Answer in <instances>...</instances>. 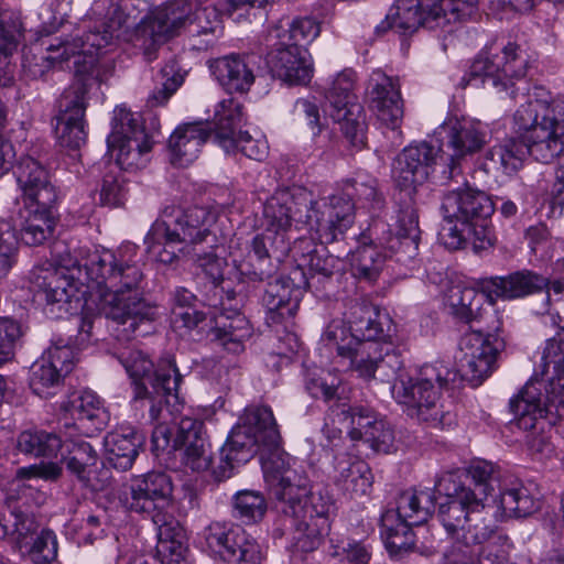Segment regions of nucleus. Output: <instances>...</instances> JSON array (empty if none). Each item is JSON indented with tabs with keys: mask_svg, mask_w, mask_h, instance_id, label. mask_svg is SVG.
<instances>
[{
	"mask_svg": "<svg viewBox=\"0 0 564 564\" xmlns=\"http://www.w3.org/2000/svg\"><path fill=\"white\" fill-rule=\"evenodd\" d=\"M435 510L434 496L429 490L409 489L399 495L394 509L386 512H393L398 520L413 525L425 523Z\"/></svg>",
	"mask_w": 564,
	"mask_h": 564,
	"instance_id": "43",
	"label": "nucleus"
},
{
	"mask_svg": "<svg viewBox=\"0 0 564 564\" xmlns=\"http://www.w3.org/2000/svg\"><path fill=\"white\" fill-rule=\"evenodd\" d=\"M138 247L122 243L115 250L88 252L80 259L69 253L61 267L51 263L35 267L31 272L34 288L44 294L45 314L54 319L93 311L115 322L117 336L129 340L145 334L156 318V307L143 297L144 274L139 263Z\"/></svg>",
	"mask_w": 564,
	"mask_h": 564,
	"instance_id": "1",
	"label": "nucleus"
},
{
	"mask_svg": "<svg viewBox=\"0 0 564 564\" xmlns=\"http://www.w3.org/2000/svg\"><path fill=\"white\" fill-rule=\"evenodd\" d=\"M441 210L446 219H456L462 226L490 218L495 204L482 191L468 186L447 192L442 200Z\"/></svg>",
	"mask_w": 564,
	"mask_h": 564,
	"instance_id": "32",
	"label": "nucleus"
},
{
	"mask_svg": "<svg viewBox=\"0 0 564 564\" xmlns=\"http://www.w3.org/2000/svg\"><path fill=\"white\" fill-rule=\"evenodd\" d=\"M215 219V215L204 207H166L144 238L147 251L161 263H172L178 253L191 254L197 245L209 238L215 242L210 232Z\"/></svg>",
	"mask_w": 564,
	"mask_h": 564,
	"instance_id": "4",
	"label": "nucleus"
},
{
	"mask_svg": "<svg viewBox=\"0 0 564 564\" xmlns=\"http://www.w3.org/2000/svg\"><path fill=\"white\" fill-rule=\"evenodd\" d=\"M173 485L170 476L151 471L133 477L120 494L121 503L130 511L162 517H172L167 510L172 507Z\"/></svg>",
	"mask_w": 564,
	"mask_h": 564,
	"instance_id": "17",
	"label": "nucleus"
},
{
	"mask_svg": "<svg viewBox=\"0 0 564 564\" xmlns=\"http://www.w3.org/2000/svg\"><path fill=\"white\" fill-rule=\"evenodd\" d=\"M22 37L20 20L8 11L0 10V58L11 56Z\"/></svg>",
	"mask_w": 564,
	"mask_h": 564,
	"instance_id": "59",
	"label": "nucleus"
},
{
	"mask_svg": "<svg viewBox=\"0 0 564 564\" xmlns=\"http://www.w3.org/2000/svg\"><path fill=\"white\" fill-rule=\"evenodd\" d=\"M210 128L202 122H188L178 126L169 139L170 161L173 165L185 167L193 163L202 145L209 137Z\"/></svg>",
	"mask_w": 564,
	"mask_h": 564,
	"instance_id": "37",
	"label": "nucleus"
},
{
	"mask_svg": "<svg viewBox=\"0 0 564 564\" xmlns=\"http://www.w3.org/2000/svg\"><path fill=\"white\" fill-rule=\"evenodd\" d=\"M142 443V435L133 427L120 426L105 437L106 458L115 468L127 470L132 467Z\"/></svg>",
	"mask_w": 564,
	"mask_h": 564,
	"instance_id": "40",
	"label": "nucleus"
},
{
	"mask_svg": "<svg viewBox=\"0 0 564 564\" xmlns=\"http://www.w3.org/2000/svg\"><path fill=\"white\" fill-rule=\"evenodd\" d=\"M124 181L113 174L105 175L100 189V202L102 205L117 207L123 204L127 196Z\"/></svg>",
	"mask_w": 564,
	"mask_h": 564,
	"instance_id": "64",
	"label": "nucleus"
},
{
	"mask_svg": "<svg viewBox=\"0 0 564 564\" xmlns=\"http://www.w3.org/2000/svg\"><path fill=\"white\" fill-rule=\"evenodd\" d=\"M387 256L377 245H364L351 253L352 274L358 279L373 281L383 268Z\"/></svg>",
	"mask_w": 564,
	"mask_h": 564,
	"instance_id": "52",
	"label": "nucleus"
},
{
	"mask_svg": "<svg viewBox=\"0 0 564 564\" xmlns=\"http://www.w3.org/2000/svg\"><path fill=\"white\" fill-rule=\"evenodd\" d=\"M18 251V239L14 227L6 220L0 221V280L12 269Z\"/></svg>",
	"mask_w": 564,
	"mask_h": 564,
	"instance_id": "61",
	"label": "nucleus"
},
{
	"mask_svg": "<svg viewBox=\"0 0 564 564\" xmlns=\"http://www.w3.org/2000/svg\"><path fill=\"white\" fill-rule=\"evenodd\" d=\"M528 67L527 54L511 42L500 53H480L470 66L471 77L482 78L499 91L510 89L513 99L522 100L513 113V129L520 140H505L486 154L491 167L505 174L521 169L527 155L547 164L564 151V98L549 101L541 89L530 91L523 80Z\"/></svg>",
	"mask_w": 564,
	"mask_h": 564,
	"instance_id": "2",
	"label": "nucleus"
},
{
	"mask_svg": "<svg viewBox=\"0 0 564 564\" xmlns=\"http://www.w3.org/2000/svg\"><path fill=\"white\" fill-rule=\"evenodd\" d=\"M88 46L83 36L72 35L59 40L47 47L48 55H24L23 70L32 79L41 78L56 63L62 64L74 58L76 82L89 83L90 80L104 83L111 75L113 66L109 61H99L93 53L85 54Z\"/></svg>",
	"mask_w": 564,
	"mask_h": 564,
	"instance_id": "9",
	"label": "nucleus"
},
{
	"mask_svg": "<svg viewBox=\"0 0 564 564\" xmlns=\"http://www.w3.org/2000/svg\"><path fill=\"white\" fill-rule=\"evenodd\" d=\"M446 131V161L448 177L454 178L460 174V161L480 151L486 143L487 132L485 126L471 118H451L443 124Z\"/></svg>",
	"mask_w": 564,
	"mask_h": 564,
	"instance_id": "25",
	"label": "nucleus"
},
{
	"mask_svg": "<svg viewBox=\"0 0 564 564\" xmlns=\"http://www.w3.org/2000/svg\"><path fill=\"white\" fill-rule=\"evenodd\" d=\"M107 144L121 170L134 171L149 162L153 141L140 124V117L137 113L117 107Z\"/></svg>",
	"mask_w": 564,
	"mask_h": 564,
	"instance_id": "12",
	"label": "nucleus"
},
{
	"mask_svg": "<svg viewBox=\"0 0 564 564\" xmlns=\"http://www.w3.org/2000/svg\"><path fill=\"white\" fill-rule=\"evenodd\" d=\"M23 550L28 552L34 564H51L57 557L56 535L51 530H42Z\"/></svg>",
	"mask_w": 564,
	"mask_h": 564,
	"instance_id": "60",
	"label": "nucleus"
},
{
	"mask_svg": "<svg viewBox=\"0 0 564 564\" xmlns=\"http://www.w3.org/2000/svg\"><path fill=\"white\" fill-rule=\"evenodd\" d=\"M458 373L443 362L425 365L416 378L400 380L393 391L398 402L408 408L409 415L434 426L443 423L440 389L454 384Z\"/></svg>",
	"mask_w": 564,
	"mask_h": 564,
	"instance_id": "7",
	"label": "nucleus"
},
{
	"mask_svg": "<svg viewBox=\"0 0 564 564\" xmlns=\"http://www.w3.org/2000/svg\"><path fill=\"white\" fill-rule=\"evenodd\" d=\"M53 206L24 205L20 209L15 226L22 240L29 246H40L54 232L56 220L52 215Z\"/></svg>",
	"mask_w": 564,
	"mask_h": 564,
	"instance_id": "39",
	"label": "nucleus"
},
{
	"mask_svg": "<svg viewBox=\"0 0 564 564\" xmlns=\"http://www.w3.org/2000/svg\"><path fill=\"white\" fill-rule=\"evenodd\" d=\"M337 486L350 496L366 495L372 484V475L367 463L359 459L339 460L336 465Z\"/></svg>",
	"mask_w": 564,
	"mask_h": 564,
	"instance_id": "49",
	"label": "nucleus"
},
{
	"mask_svg": "<svg viewBox=\"0 0 564 564\" xmlns=\"http://www.w3.org/2000/svg\"><path fill=\"white\" fill-rule=\"evenodd\" d=\"M477 0H397L387 20L391 29L411 34L420 26L444 28L469 18Z\"/></svg>",
	"mask_w": 564,
	"mask_h": 564,
	"instance_id": "8",
	"label": "nucleus"
},
{
	"mask_svg": "<svg viewBox=\"0 0 564 564\" xmlns=\"http://www.w3.org/2000/svg\"><path fill=\"white\" fill-rule=\"evenodd\" d=\"M158 527L156 556L162 564H178L185 556L186 546L182 530L173 517H154Z\"/></svg>",
	"mask_w": 564,
	"mask_h": 564,
	"instance_id": "45",
	"label": "nucleus"
},
{
	"mask_svg": "<svg viewBox=\"0 0 564 564\" xmlns=\"http://www.w3.org/2000/svg\"><path fill=\"white\" fill-rule=\"evenodd\" d=\"M354 84L355 74L351 69L337 74L325 93V111L340 124L350 143L360 148L366 141V116L362 106L356 101Z\"/></svg>",
	"mask_w": 564,
	"mask_h": 564,
	"instance_id": "14",
	"label": "nucleus"
},
{
	"mask_svg": "<svg viewBox=\"0 0 564 564\" xmlns=\"http://www.w3.org/2000/svg\"><path fill=\"white\" fill-rule=\"evenodd\" d=\"M330 416L345 423L347 433L352 441H365L366 432L372 431L375 425L382 420L378 417L373 410L364 405L347 408L341 404L335 408L332 406Z\"/></svg>",
	"mask_w": 564,
	"mask_h": 564,
	"instance_id": "47",
	"label": "nucleus"
},
{
	"mask_svg": "<svg viewBox=\"0 0 564 564\" xmlns=\"http://www.w3.org/2000/svg\"><path fill=\"white\" fill-rule=\"evenodd\" d=\"M413 524L398 520L393 512L381 516V534L387 550L392 555H400L414 546Z\"/></svg>",
	"mask_w": 564,
	"mask_h": 564,
	"instance_id": "51",
	"label": "nucleus"
},
{
	"mask_svg": "<svg viewBox=\"0 0 564 564\" xmlns=\"http://www.w3.org/2000/svg\"><path fill=\"white\" fill-rule=\"evenodd\" d=\"M499 471V480L494 482V490L499 489V496L491 506L490 516L501 517H527L539 509V502L532 495L529 487L521 480L506 475L500 467L496 466Z\"/></svg>",
	"mask_w": 564,
	"mask_h": 564,
	"instance_id": "33",
	"label": "nucleus"
},
{
	"mask_svg": "<svg viewBox=\"0 0 564 564\" xmlns=\"http://www.w3.org/2000/svg\"><path fill=\"white\" fill-rule=\"evenodd\" d=\"M310 205V192L304 188L275 192L263 205L261 227L275 235V242L284 246V234L293 221L305 224L304 214Z\"/></svg>",
	"mask_w": 564,
	"mask_h": 564,
	"instance_id": "22",
	"label": "nucleus"
},
{
	"mask_svg": "<svg viewBox=\"0 0 564 564\" xmlns=\"http://www.w3.org/2000/svg\"><path fill=\"white\" fill-rule=\"evenodd\" d=\"M250 248L251 249L249 251L247 259H240L237 256L232 254L235 265L237 267L241 274L248 275L253 281H262L267 276H269V272L260 267H257L256 262L260 264L261 262L269 258V251L265 243V236L262 234L257 235L252 239Z\"/></svg>",
	"mask_w": 564,
	"mask_h": 564,
	"instance_id": "55",
	"label": "nucleus"
},
{
	"mask_svg": "<svg viewBox=\"0 0 564 564\" xmlns=\"http://www.w3.org/2000/svg\"><path fill=\"white\" fill-rule=\"evenodd\" d=\"M279 444L267 446L269 453L262 456V470L279 511L294 514V501L307 499L313 492L308 488L307 478L293 467L295 459L281 449Z\"/></svg>",
	"mask_w": 564,
	"mask_h": 564,
	"instance_id": "13",
	"label": "nucleus"
},
{
	"mask_svg": "<svg viewBox=\"0 0 564 564\" xmlns=\"http://www.w3.org/2000/svg\"><path fill=\"white\" fill-rule=\"evenodd\" d=\"M543 373L550 376L551 380L545 388L544 398L542 399L541 382H528L519 394L510 400V410L517 419V425L522 430L532 427L534 417H541L556 424L560 433V424L564 423V386L554 380H560L564 372L555 375L553 368L550 367L547 370L543 362Z\"/></svg>",
	"mask_w": 564,
	"mask_h": 564,
	"instance_id": "11",
	"label": "nucleus"
},
{
	"mask_svg": "<svg viewBox=\"0 0 564 564\" xmlns=\"http://www.w3.org/2000/svg\"><path fill=\"white\" fill-rule=\"evenodd\" d=\"M464 356L463 379L478 387L498 368V358L506 348L502 335H485L482 330H468L459 340Z\"/></svg>",
	"mask_w": 564,
	"mask_h": 564,
	"instance_id": "19",
	"label": "nucleus"
},
{
	"mask_svg": "<svg viewBox=\"0 0 564 564\" xmlns=\"http://www.w3.org/2000/svg\"><path fill=\"white\" fill-rule=\"evenodd\" d=\"M321 343L329 352L336 351L344 360L358 345L359 338L355 337L350 325L347 326L343 319H333L323 332Z\"/></svg>",
	"mask_w": 564,
	"mask_h": 564,
	"instance_id": "53",
	"label": "nucleus"
},
{
	"mask_svg": "<svg viewBox=\"0 0 564 564\" xmlns=\"http://www.w3.org/2000/svg\"><path fill=\"white\" fill-rule=\"evenodd\" d=\"M485 295L470 286H452L446 295L448 313L457 321L473 323L480 318Z\"/></svg>",
	"mask_w": 564,
	"mask_h": 564,
	"instance_id": "46",
	"label": "nucleus"
},
{
	"mask_svg": "<svg viewBox=\"0 0 564 564\" xmlns=\"http://www.w3.org/2000/svg\"><path fill=\"white\" fill-rule=\"evenodd\" d=\"M149 9L147 0H95L90 8V15L95 19L106 18L108 23H101L95 26L88 33L83 35L87 50L85 54L93 53L99 61H106L101 56L107 48L115 44V40L120 37L122 28L129 29L134 25L141 15ZM111 64L112 62L108 59Z\"/></svg>",
	"mask_w": 564,
	"mask_h": 564,
	"instance_id": "10",
	"label": "nucleus"
},
{
	"mask_svg": "<svg viewBox=\"0 0 564 564\" xmlns=\"http://www.w3.org/2000/svg\"><path fill=\"white\" fill-rule=\"evenodd\" d=\"M267 46L270 47L267 63L274 77L289 85H305L311 80L313 68L308 51L304 46L273 42H267Z\"/></svg>",
	"mask_w": 564,
	"mask_h": 564,
	"instance_id": "29",
	"label": "nucleus"
},
{
	"mask_svg": "<svg viewBox=\"0 0 564 564\" xmlns=\"http://www.w3.org/2000/svg\"><path fill=\"white\" fill-rule=\"evenodd\" d=\"M74 367V350L69 346H53L33 364L30 376L32 391L42 398L54 394L63 378Z\"/></svg>",
	"mask_w": 564,
	"mask_h": 564,
	"instance_id": "28",
	"label": "nucleus"
},
{
	"mask_svg": "<svg viewBox=\"0 0 564 564\" xmlns=\"http://www.w3.org/2000/svg\"><path fill=\"white\" fill-rule=\"evenodd\" d=\"M547 301L553 306L550 313L552 324L558 329L556 335L546 340L542 359L545 368H553L555 375L564 372V283L554 281L547 291Z\"/></svg>",
	"mask_w": 564,
	"mask_h": 564,
	"instance_id": "36",
	"label": "nucleus"
},
{
	"mask_svg": "<svg viewBox=\"0 0 564 564\" xmlns=\"http://www.w3.org/2000/svg\"><path fill=\"white\" fill-rule=\"evenodd\" d=\"M234 510L235 517L243 523H256L263 518L267 511V502L260 492L242 490L235 496Z\"/></svg>",
	"mask_w": 564,
	"mask_h": 564,
	"instance_id": "57",
	"label": "nucleus"
},
{
	"mask_svg": "<svg viewBox=\"0 0 564 564\" xmlns=\"http://www.w3.org/2000/svg\"><path fill=\"white\" fill-rule=\"evenodd\" d=\"M326 243H315L311 238L296 240L293 254L299 268L307 270L308 276L303 272L305 284L311 288L315 282L321 283L333 276L338 265V258L332 256L325 247Z\"/></svg>",
	"mask_w": 564,
	"mask_h": 564,
	"instance_id": "34",
	"label": "nucleus"
},
{
	"mask_svg": "<svg viewBox=\"0 0 564 564\" xmlns=\"http://www.w3.org/2000/svg\"><path fill=\"white\" fill-rule=\"evenodd\" d=\"M534 425L527 431V445L532 455L540 458H549L554 453V445L551 441L552 426L556 424L549 422L547 419L534 417Z\"/></svg>",
	"mask_w": 564,
	"mask_h": 564,
	"instance_id": "58",
	"label": "nucleus"
},
{
	"mask_svg": "<svg viewBox=\"0 0 564 564\" xmlns=\"http://www.w3.org/2000/svg\"><path fill=\"white\" fill-rule=\"evenodd\" d=\"M379 315L368 306H357L352 313L350 328L359 341H380L384 336Z\"/></svg>",
	"mask_w": 564,
	"mask_h": 564,
	"instance_id": "56",
	"label": "nucleus"
},
{
	"mask_svg": "<svg viewBox=\"0 0 564 564\" xmlns=\"http://www.w3.org/2000/svg\"><path fill=\"white\" fill-rule=\"evenodd\" d=\"M302 289L290 283L289 279H279L270 283L263 296V303L270 312L282 318L292 317L297 312Z\"/></svg>",
	"mask_w": 564,
	"mask_h": 564,
	"instance_id": "48",
	"label": "nucleus"
},
{
	"mask_svg": "<svg viewBox=\"0 0 564 564\" xmlns=\"http://www.w3.org/2000/svg\"><path fill=\"white\" fill-rule=\"evenodd\" d=\"M319 24L311 18L280 19L269 31L265 42L280 45H302L312 42L319 34Z\"/></svg>",
	"mask_w": 564,
	"mask_h": 564,
	"instance_id": "44",
	"label": "nucleus"
},
{
	"mask_svg": "<svg viewBox=\"0 0 564 564\" xmlns=\"http://www.w3.org/2000/svg\"><path fill=\"white\" fill-rule=\"evenodd\" d=\"M305 225L314 230L322 243H332L344 237L355 220V205L347 194L313 199L304 214Z\"/></svg>",
	"mask_w": 564,
	"mask_h": 564,
	"instance_id": "16",
	"label": "nucleus"
},
{
	"mask_svg": "<svg viewBox=\"0 0 564 564\" xmlns=\"http://www.w3.org/2000/svg\"><path fill=\"white\" fill-rule=\"evenodd\" d=\"M437 154L438 150L426 142L411 144L398 154L392 175L400 188V195H414L416 186L422 185L433 171Z\"/></svg>",
	"mask_w": 564,
	"mask_h": 564,
	"instance_id": "26",
	"label": "nucleus"
},
{
	"mask_svg": "<svg viewBox=\"0 0 564 564\" xmlns=\"http://www.w3.org/2000/svg\"><path fill=\"white\" fill-rule=\"evenodd\" d=\"M40 156L37 148L21 156L14 171L17 183L24 205L54 206L57 202V192L48 172L40 162Z\"/></svg>",
	"mask_w": 564,
	"mask_h": 564,
	"instance_id": "27",
	"label": "nucleus"
},
{
	"mask_svg": "<svg viewBox=\"0 0 564 564\" xmlns=\"http://www.w3.org/2000/svg\"><path fill=\"white\" fill-rule=\"evenodd\" d=\"M241 105L232 98L221 100L215 110V141L227 152H241L249 159L261 161L268 154V143L254 139L247 131L235 132V126L241 121Z\"/></svg>",
	"mask_w": 564,
	"mask_h": 564,
	"instance_id": "20",
	"label": "nucleus"
},
{
	"mask_svg": "<svg viewBox=\"0 0 564 564\" xmlns=\"http://www.w3.org/2000/svg\"><path fill=\"white\" fill-rule=\"evenodd\" d=\"M209 69L216 80L229 93H246L254 82L253 70L247 59L231 54L209 62Z\"/></svg>",
	"mask_w": 564,
	"mask_h": 564,
	"instance_id": "38",
	"label": "nucleus"
},
{
	"mask_svg": "<svg viewBox=\"0 0 564 564\" xmlns=\"http://www.w3.org/2000/svg\"><path fill=\"white\" fill-rule=\"evenodd\" d=\"M467 474L469 486L462 485L454 473L442 475L435 482V490L447 498L440 505L437 516L453 539L442 564H502V555L495 545L499 538L497 527L491 519L480 516L492 509L488 496L499 480V471L492 463L478 460Z\"/></svg>",
	"mask_w": 564,
	"mask_h": 564,
	"instance_id": "3",
	"label": "nucleus"
},
{
	"mask_svg": "<svg viewBox=\"0 0 564 564\" xmlns=\"http://www.w3.org/2000/svg\"><path fill=\"white\" fill-rule=\"evenodd\" d=\"M208 547L228 564H260L259 544L240 527L214 522L205 530Z\"/></svg>",
	"mask_w": 564,
	"mask_h": 564,
	"instance_id": "23",
	"label": "nucleus"
},
{
	"mask_svg": "<svg viewBox=\"0 0 564 564\" xmlns=\"http://www.w3.org/2000/svg\"><path fill=\"white\" fill-rule=\"evenodd\" d=\"M88 86L89 83L75 82L64 90L58 100L55 134L64 148L79 149L86 142L85 111Z\"/></svg>",
	"mask_w": 564,
	"mask_h": 564,
	"instance_id": "21",
	"label": "nucleus"
},
{
	"mask_svg": "<svg viewBox=\"0 0 564 564\" xmlns=\"http://www.w3.org/2000/svg\"><path fill=\"white\" fill-rule=\"evenodd\" d=\"M370 108L387 127L397 129L403 118V101L397 79L381 70L371 74L368 88Z\"/></svg>",
	"mask_w": 564,
	"mask_h": 564,
	"instance_id": "31",
	"label": "nucleus"
},
{
	"mask_svg": "<svg viewBox=\"0 0 564 564\" xmlns=\"http://www.w3.org/2000/svg\"><path fill=\"white\" fill-rule=\"evenodd\" d=\"M251 325L238 311L223 312L215 318L214 339L227 351L238 354L243 350V341L251 336Z\"/></svg>",
	"mask_w": 564,
	"mask_h": 564,
	"instance_id": "42",
	"label": "nucleus"
},
{
	"mask_svg": "<svg viewBox=\"0 0 564 564\" xmlns=\"http://www.w3.org/2000/svg\"><path fill=\"white\" fill-rule=\"evenodd\" d=\"M479 286L489 300H514L543 290L547 286V280L532 271L522 270L506 276L482 279Z\"/></svg>",
	"mask_w": 564,
	"mask_h": 564,
	"instance_id": "35",
	"label": "nucleus"
},
{
	"mask_svg": "<svg viewBox=\"0 0 564 564\" xmlns=\"http://www.w3.org/2000/svg\"><path fill=\"white\" fill-rule=\"evenodd\" d=\"M386 229V224L383 223H376L370 227V235H376L381 231L383 232ZM377 239L380 241L381 245H386L388 250L390 251V257L394 256L395 261L400 262L404 265H408L410 262H412L419 254V242L421 239V236L419 237H412V235H404V236H390L387 239L379 238Z\"/></svg>",
	"mask_w": 564,
	"mask_h": 564,
	"instance_id": "54",
	"label": "nucleus"
},
{
	"mask_svg": "<svg viewBox=\"0 0 564 564\" xmlns=\"http://www.w3.org/2000/svg\"><path fill=\"white\" fill-rule=\"evenodd\" d=\"M295 513H283L295 529L294 542L297 550H316L328 533V513L332 501L322 492L311 494L307 499H297L293 503Z\"/></svg>",
	"mask_w": 564,
	"mask_h": 564,
	"instance_id": "18",
	"label": "nucleus"
},
{
	"mask_svg": "<svg viewBox=\"0 0 564 564\" xmlns=\"http://www.w3.org/2000/svg\"><path fill=\"white\" fill-rule=\"evenodd\" d=\"M69 413L74 420L73 429L91 435L101 431L107 422V413L99 398L91 391H84L70 401Z\"/></svg>",
	"mask_w": 564,
	"mask_h": 564,
	"instance_id": "41",
	"label": "nucleus"
},
{
	"mask_svg": "<svg viewBox=\"0 0 564 564\" xmlns=\"http://www.w3.org/2000/svg\"><path fill=\"white\" fill-rule=\"evenodd\" d=\"M344 360L359 378L382 382L394 379L402 366L399 355L380 341H359Z\"/></svg>",
	"mask_w": 564,
	"mask_h": 564,
	"instance_id": "24",
	"label": "nucleus"
},
{
	"mask_svg": "<svg viewBox=\"0 0 564 564\" xmlns=\"http://www.w3.org/2000/svg\"><path fill=\"white\" fill-rule=\"evenodd\" d=\"M398 200L399 209L395 235H412V237L421 236L419 215L413 202V195L406 196L405 193H402V195L399 194Z\"/></svg>",
	"mask_w": 564,
	"mask_h": 564,
	"instance_id": "62",
	"label": "nucleus"
},
{
	"mask_svg": "<svg viewBox=\"0 0 564 564\" xmlns=\"http://www.w3.org/2000/svg\"><path fill=\"white\" fill-rule=\"evenodd\" d=\"M173 447L182 451V463L192 471L203 473L212 465L210 444L205 437L204 423L197 419H181Z\"/></svg>",
	"mask_w": 564,
	"mask_h": 564,
	"instance_id": "30",
	"label": "nucleus"
},
{
	"mask_svg": "<svg viewBox=\"0 0 564 564\" xmlns=\"http://www.w3.org/2000/svg\"><path fill=\"white\" fill-rule=\"evenodd\" d=\"M63 445L61 435L43 430L23 431L17 440L20 452L35 457L56 458Z\"/></svg>",
	"mask_w": 564,
	"mask_h": 564,
	"instance_id": "50",
	"label": "nucleus"
},
{
	"mask_svg": "<svg viewBox=\"0 0 564 564\" xmlns=\"http://www.w3.org/2000/svg\"><path fill=\"white\" fill-rule=\"evenodd\" d=\"M280 438L272 410L248 406L221 447L219 464L212 471L214 479L230 478L236 466L249 462L261 447L275 446Z\"/></svg>",
	"mask_w": 564,
	"mask_h": 564,
	"instance_id": "5",
	"label": "nucleus"
},
{
	"mask_svg": "<svg viewBox=\"0 0 564 564\" xmlns=\"http://www.w3.org/2000/svg\"><path fill=\"white\" fill-rule=\"evenodd\" d=\"M13 522L10 528V534L15 536L17 544L20 550L26 547L34 540V535L37 532L39 523L31 516L23 512L14 511L11 513Z\"/></svg>",
	"mask_w": 564,
	"mask_h": 564,
	"instance_id": "63",
	"label": "nucleus"
},
{
	"mask_svg": "<svg viewBox=\"0 0 564 564\" xmlns=\"http://www.w3.org/2000/svg\"><path fill=\"white\" fill-rule=\"evenodd\" d=\"M215 17L212 8H202L191 0H171L143 17L134 31V42L145 51L152 46L162 44L177 36L188 26L196 24L192 30L193 35L209 34L215 32V26L209 17Z\"/></svg>",
	"mask_w": 564,
	"mask_h": 564,
	"instance_id": "6",
	"label": "nucleus"
},
{
	"mask_svg": "<svg viewBox=\"0 0 564 564\" xmlns=\"http://www.w3.org/2000/svg\"><path fill=\"white\" fill-rule=\"evenodd\" d=\"M118 358L133 380L135 402L148 395V388L141 380H147L158 394L162 393L177 399V389L182 378L173 359H162L153 371L152 360L141 350L129 349L122 351Z\"/></svg>",
	"mask_w": 564,
	"mask_h": 564,
	"instance_id": "15",
	"label": "nucleus"
}]
</instances>
